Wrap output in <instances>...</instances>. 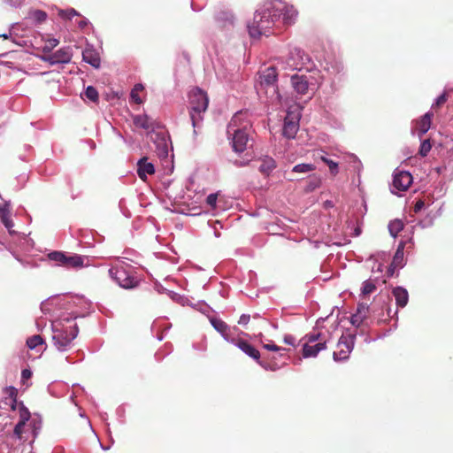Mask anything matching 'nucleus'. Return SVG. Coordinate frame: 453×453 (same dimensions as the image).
Returning <instances> with one entry per match:
<instances>
[{
	"instance_id": "f257e3e1",
	"label": "nucleus",
	"mask_w": 453,
	"mask_h": 453,
	"mask_svg": "<svg viewBox=\"0 0 453 453\" xmlns=\"http://www.w3.org/2000/svg\"><path fill=\"white\" fill-rule=\"evenodd\" d=\"M252 123L247 111L236 112L227 126V134L232 136L234 150L241 153L252 146Z\"/></svg>"
},
{
	"instance_id": "f03ea898",
	"label": "nucleus",
	"mask_w": 453,
	"mask_h": 453,
	"mask_svg": "<svg viewBox=\"0 0 453 453\" xmlns=\"http://www.w3.org/2000/svg\"><path fill=\"white\" fill-rule=\"evenodd\" d=\"M188 112L194 128L199 127L203 113L209 105L207 94L199 88H193L188 94Z\"/></svg>"
},
{
	"instance_id": "7ed1b4c3",
	"label": "nucleus",
	"mask_w": 453,
	"mask_h": 453,
	"mask_svg": "<svg viewBox=\"0 0 453 453\" xmlns=\"http://www.w3.org/2000/svg\"><path fill=\"white\" fill-rule=\"evenodd\" d=\"M273 14L271 4L263 11L256 12L253 21L248 26L250 35L253 38H258L262 35H267L269 29L277 21Z\"/></svg>"
},
{
	"instance_id": "20e7f679",
	"label": "nucleus",
	"mask_w": 453,
	"mask_h": 453,
	"mask_svg": "<svg viewBox=\"0 0 453 453\" xmlns=\"http://www.w3.org/2000/svg\"><path fill=\"white\" fill-rule=\"evenodd\" d=\"M79 332L76 324L70 326H64L60 323L53 324V336L55 346L59 349H65L77 336Z\"/></svg>"
},
{
	"instance_id": "39448f33",
	"label": "nucleus",
	"mask_w": 453,
	"mask_h": 453,
	"mask_svg": "<svg viewBox=\"0 0 453 453\" xmlns=\"http://www.w3.org/2000/svg\"><path fill=\"white\" fill-rule=\"evenodd\" d=\"M48 257L50 260L56 262L57 265L68 269L81 268L84 265V257L77 254L67 256L62 251H52L48 254Z\"/></svg>"
},
{
	"instance_id": "423d86ee",
	"label": "nucleus",
	"mask_w": 453,
	"mask_h": 453,
	"mask_svg": "<svg viewBox=\"0 0 453 453\" xmlns=\"http://www.w3.org/2000/svg\"><path fill=\"white\" fill-rule=\"evenodd\" d=\"M273 16L277 19L282 18L283 22L287 25H290L294 22L297 16V12L293 5H289L282 0H275L271 4Z\"/></svg>"
},
{
	"instance_id": "0eeeda50",
	"label": "nucleus",
	"mask_w": 453,
	"mask_h": 453,
	"mask_svg": "<svg viewBox=\"0 0 453 453\" xmlns=\"http://www.w3.org/2000/svg\"><path fill=\"white\" fill-rule=\"evenodd\" d=\"M110 276L124 288H132L136 286L137 280L123 266H113L109 269Z\"/></svg>"
},
{
	"instance_id": "6e6552de",
	"label": "nucleus",
	"mask_w": 453,
	"mask_h": 453,
	"mask_svg": "<svg viewBox=\"0 0 453 453\" xmlns=\"http://www.w3.org/2000/svg\"><path fill=\"white\" fill-rule=\"evenodd\" d=\"M300 112L297 108L295 110H288L284 119V126L282 134L288 138L292 139L296 136L299 129Z\"/></svg>"
},
{
	"instance_id": "1a4fd4ad",
	"label": "nucleus",
	"mask_w": 453,
	"mask_h": 453,
	"mask_svg": "<svg viewBox=\"0 0 453 453\" xmlns=\"http://www.w3.org/2000/svg\"><path fill=\"white\" fill-rule=\"evenodd\" d=\"M413 181L412 175L407 171L395 170L392 186L397 191H406Z\"/></svg>"
},
{
	"instance_id": "9d476101",
	"label": "nucleus",
	"mask_w": 453,
	"mask_h": 453,
	"mask_svg": "<svg viewBox=\"0 0 453 453\" xmlns=\"http://www.w3.org/2000/svg\"><path fill=\"white\" fill-rule=\"evenodd\" d=\"M353 348V341L350 336H341L338 341L337 349L338 350L334 351L333 354V357L335 361L345 360L349 357V353L351 352Z\"/></svg>"
},
{
	"instance_id": "9b49d317",
	"label": "nucleus",
	"mask_w": 453,
	"mask_h": 453,
	"mask_svg": "<svg viewBox=\"0 0 453 453\" xmlns=\"http://www.w3.org/2000/svg\"><path fill=\"white\" fill-rule=\"evenodd\" d=\"M72 51L70 48H61L55 53L42 57V59L49 62L50 65L66 64L72 59Z\"/></svg>"
},
{
	"instance_id": "f8f14e48",
	"label": "nucleus",
	"mask_w": 453,
	"mask_h": 453,
	"mask_svg": "<svg viewBox=\"0 0 453 453\" xmlns=\"http://www.w3.org/2000/svg\"><path fill=\"white\" fill-rule=\"evenodd\" d=\"M150 140L156 144V151L158 157H165L168 155L167 138L165 132H153Z\"/></svg>"
},
{
	"instance_id": "ddd939ff",
	"label": "nucleus",
	"mask_w": 453,
	"mask_h": 453,
	"mask_svg": "<svg viewBox=\"0 0 453 453\" xmlns=\"http://www.w3.org/2000/svg\"><path fill=\"white\" fill-rule=\"evenodd\" d=\"M231 342L237 346L242 351H243L246 355L250 357L256 361H258L260 358V352L251 344H250L247 341L243 339H232Z\"/></svg>"
},
{
	"instance_id": "4468645a",
	"label": "nucleus",
	"mask_w": 453,
	"mask_h": 453,
	"mask_svg": "<svg viewBox=\"0 0 453 453\" xmlns=\"http://www.w3.org/2000/svg\"><path fill=\"white\" fill-rule=\"evenodd\" d=\"M155 173V166L152 163L148 162L147 157H142L137 162V174L139 178L146 181L148 175H152Z\"/></svg>"
},
{
	"instance_id": "2eb2a0df",
	"label": "nucleus",
	"mask_w": 453,
	"mask_h": 453,
	"mask_svg": "<svg viewBox=\"0 0 453 453\" xmlns=\"http://www.w3.org/2000/svg\"><path fill=\"white\" fill-rule=\"evenodd\" d=\"M277 71L275 67H267L259 73V82L261 87L274 86L277 81Z\"/></svg>"
},
{
	"instance_id": "dca6fc26",
	"label": "nucleus",
	"mask_w": 453,
	"mask_h": 453,
	"mask_svg": "<svg viewBox=\"0 0 453 453\" xmlns=\"http://www.w3.org/2000/svg\"><path fill=\"white\" fill-rule=\"evenodd\" d=\"M370 309L366 303H359L355 314L352 315L350 322L353 326H359L369 316Z\"/></svg>"
},
{
	"instance_id": "f3484780",
	"label": "nucleus",
	"mask_w": 453,
	"mask_h": 453,
	"mask_svg": "<svg viewBox=\"0 0 453 453\" xmlns=\"http://www.w3.org/2000/svg\"><path fill=\"white\" fill-rule=\"evenodd\" d=\"M326 348V341H320L317 343H305L303 348V356L304 357H314L319 351Z\"/></svg>"
},
{
	"instance_id": "a211bd4d",
	"label": "nucleus",
	"mask_w": 453,
	"mask_h": 453,
	"mask_svg": "<svg viewBox=\"0 0 453 453\" xmlns=\"http://www.w3.org/2000/svg\"><path fill=\"white\" fill-rule=\"evenodd\" d=\"M433 117L434 113L428 111L417 121L416 128L420 138L429 130Z\"/></svg>"
},
{
	"instance_id": "6ab92c4d",
	"label": "nucleus",
	"mask_w": 453,
	"mask_h": 453,
	"mask_svg": "<svg viewBox=\"0 0 453 453\" xmlns=\"http://www.w3.org/2000/svg\"><path fill=\"white\" fill-rule=\"evenodd\" d=\"M292 86L296 91V93L300 95H305L308 92V81L307 78L303 75H293L291 77Z\"/></svg>"
},
{
	"instance_id": "aec40b11",
	"label": "nucleus",
	"mask_w": 453,
	"mask_h": 453,
	"mask_svg": "<svg viewBox=\"0 0 453 453\" xmlns=\"http://www.w3.org/2000/svg\"><path fill=\"white\" fill-rule=\"evenodd\" d=\"M82 59L95 68L100 66L101 59L98 52L92 48H86L82 51Z\"/></svg>"
},
{
	"instance_id": "412c9836",
	"label": "nucleus",
	"mask_w": 453,
	"mask_h": 453,
	"mask_svg": "<svg viewBox=\"0 0 453 453\" xmlns=\"http://www.w3.org/2000/svg\"><path fill=\"white\" fill-rule=\"evenodd\" d=\"M392 294L395 299L396 305L403 308L409 302L408 291L403 287H395L392 290Z\"/></svg>"
},
{
	"instance_id": "4be33fe9",
	"label": "nucleus",
	"mask_w": 453,
	"mask_h": 453,
	"mask_svg": "<svg viewBox=\"0 0 453 453\" xmlns=\"http://www.w3.org/2000/svg\"><path fill=\"white\" fill-rule=\"evenodd\" d=\"M276 167V163L273 158L270 157H265L260 161V165L258 166V170L265 175H269L273 170Z\"/></svg>"
},
{
	"instance_id": "5701e85b",
	"label": "nucleus",
	"mask_w": 453,
	"mask_h": 453,
	"mask_svg": "<svg viewBox=\"0 0 453 453\" xmlns=\"http://www.w3.org/2000/svg\"><path fill=\"white\" fill-rule=\"evenodd\" d=\"M134 124L135 125V127L145 129V130L153 128V125H154L151 119L146 114L134 116Z\"/></svg>"
},
{
	"instance_id": "b1692460",
	"label": "nucleus",
	"mask_w": 453,
	"mask_h": 453,
	"mask_svg": "<svg viewBox=\"0 0 453 453\" xmlns=\"http://www.w3.org/2000/svg\"><path fill=\"white\" fill-rule=\"evenodd\" d=\"M405 242H401L397 247V250L393 257V261L391 263V267L397 268L403 266V250H404Z\"/></svg>"
},
{
	"instance_id": "393cba45",
	"label": "nucleus",
	"mask_w": 453,
	"mask_h": 453,
	"mask_svg": "<svg viewBox=\"0 0 453 453\" xmlns=\"http://www.w3.org/2000/svg\"><path fill=\"white\" fill-rule=\"evenodd\" d=\"M27 19L36 24H41L46 20L47 13L42 10L30 11Z\"/></svg>"
},
{
	"instance_id": "a878e982",
	"label": "nucleus",
	"mask_w": 453,
	"mask_h": 453,
	"mask_svg": "<svg viewBox=\"0 0 453 453\" xmlns=\"http://www.w3.org/2000/svg\"><path fill=\"white\" fill-rule=\"evenodd\" d=\"M404 224L401 219H394L388 224V231L390 234L395 238L397 234L403 229Z\"/></svg>"
},
{
	"instance_id": "bb28decb",
	"label": "nucleus",
	"mask_w": 453,
	"mask_h": 453,
	"mask_svg": "<svg viewBox=\"0 0 453 453\" xmlns=\"http://www.w3.org/2000/svg\"><path fill=\"white\" fill-rule=\"evenodd\" d=\"M0 219L4 226L12 233V228L14 224L11 219L10 213L7 210L0 209Z\"/></svg>"
},
{
	"instance_id": "cd10ccee",
	"label": "nucleus",
	"mask_w": 453,
	"mask_h": 453,
	"mask_svg": "<svg viewBox=\"0 0 453 453\" xmlns=\"http://www.w3.org/2000/svg\"><path fill=\"white\" fill-rule=\"evenodd\" d=\"M29 413L27 411L25 414H21L20 421L14 427V434L19 439H21L23 433V427L25 426L26 421L28 420Z\"/></svg>"
},
{
	"instance_id": "c85d7f7f",
	"label": "nucleus",
	"mask_w": 453,
	"mask_h": 453,
	"mask_svg": "<svg viewBox=\"0 0 453 453\" xmlns=\"http://www.w3.org/2000/svg\"><path fill=\"white\" fill-rule=\"evenodd\" d=\"M44 344V341L42 337L39 334L33 335L27 340V345L29 349H35L39 346H42Z\"/></svg>"
},
{
	"instance_id": "c756f323",
	"label": "nucleus",
	"mask_w": 453,
	"mask_h": 453,
	"mask_svg": "<svg viewBox=\"0 0 453 453\" xmlns=\"http://www.w3.org/2000/svg\"><path fill=\"white\" fill-rule=\"evenodd\" d=\"M143 88H144L142 84H136L131 90L130 97L137 104H141L142 103V100L140 97L139 93L142 92Z\"/></svg>"
},
{
	"instance_id": "7c9ffc66",
	"label": "nucleus",
	"mask_w": 453,
	"mask_h": 453,
	"mask_svg": "<svg viewBox=\"0 0 453 453\" xmlns=\"http://www.w3.org/2000/svg\"><path fill=\"white\" fill-rule=\"evenodd\" d=\"M315 170L312 164H299L293 167L292 172L297 173H307Z\"/></svg>"
},
{
	"instance_id": "2f4dec72",
	"label": "nucleus",
	"mask_w": 453,
	"mask_h": 453,
	"mask_svg": "<svg viewBox=\"0 0 453 453\" xmlns=\"http://www.w3.org/2000/svg\"><path fill=\"white\" fill-rule=\"evenodd\" d=\"M320 159L328 166L332 175L335 176L339 173L338 163L327 158L325 156H322Z\"/></svg>"
},
{
	"instance_id": "473e14b6",
	"label": "nucleus",
	"mask_w": 453,
	"mask_h": 453,
	"mask_svg": "<svg viewBox=\"0 0 453 453\" xmlns=\"http://www.w3.org/2000/svg\"><path fill=\"white\" fill-rule=\"evenodd\" d=\"M59 41L55 38H50L44 42L43 46H42V50L45 53H50L55 47L58 46Z\"/></svg>"
},
{
	"instance_id": "72a5a7b5",
	"label": "nucleus",
	"mask_w": 453,
	"mask_h": 453,
	"mask_svg": "<svg viewBox=\"0 0 453 453\" xmlns=\"http://www.w3.org/2000/svg\"><path fill=\"white\" fill-rule=\"evenodd\" d=\"M375 290H376V285L372 280H367L364 281L362 291H361L363 296L370 295L372 292H374Z\"/></svg>"
},
{
	"instance_id": "f704fd0d",
	"label": "nucleus",
	"mask_w": 453,
	"mask_h": 453,
	"mask_svg": "<svg viewBox=\"0 0 453 453\" xmlns=\"http://www.w3.org/2000/svg\"><path fill=\"white\" fill-rule=\"evenodd\" d=\"M211 322L213 327L222 334H225L226 330L228 329L227 325L220 319H213L211 320Z\"/></svg>"
},
{
	"instance_id": "c9c22d12",
	"label": "nucleus",
	"mask_w": 453,
	"mask_h": 453,
	"mask_svg": "<svg viewBox=\"0 0 453 453\" xmlns=\"http://www.w3.org/2000/svg\"><path fill=\"white\" fill-rule=\"evenodd\" d=\"M58 16L63 19H72L74 16H80V14L73 8H70L67 10H59Z\"/></svg>"
},
{
	"instance_id": "e433bc0d",
	"label": "nucleus",
	"mask_w": 453,
	"mask_h": 453,
	"mask_svg": "<svg viewBox=\"0 0 453 453\" xmlns=\"http://www.w3.org/2000/svg\"><path fill=\"white\" fill-rule=\"evenodd\" d=\"M85 96L88 99H89L90 101L96 103L98 101L99 99V96H98V92L97 90L92 87V86H88L86 90H85Z\"/></svg>"
},
{
	"instance_id": "4c0bfd02",
	"label": "nucleus",
	"mask_w": 453,
	"mask_h": 453,
	"mask_svg": "<svg viewBox=\"0 0 453 453\" xmlns=\"http://www.w3.org/2000/svg\"><path fill=\"white\" fill-rule=\"evenodd\" d=\"M321 184V180L317 176H311L308 181V185L306 187L307 191H313L317 188H319Z\"/></svg>"
},
{
	"instance_id": "58836bf2",
	"label": "nucleus",
	"mask_w": 453,
	"mask_h": 453,
	"mask_svg": "<svg viewBox=\"0 0 453 453\" xmlns=\"http://www.w3.org/2000/svg\"><path fill=\"white\" fill-rule=\"evenodd\" d=\"M432 145L429 140H425L421 142L418 153L422 157H426L431 150Z\"/></svg>"
},
{
	"instance_id": "ea45409f",
	"label": "nucleus",
	"mask_w": 453,
	"mask_h": 453,
	"mask_svg": "<svg viewBox=\"0 0 453 453\" xmlns=\"http://www.w3.org/2000/svg\"><path fill=\"white\" fill-rule=\"evenodd\" d=\"M6 393L8 394V395L10 397L12 409L15 410V403L17 402L16 398H17V395H18L17 389L13 387H10V388H6Z\"/></svg>"
},
{
	"instance_id": "a19ab883",
	"label": "nucleus",
	"mask_w": 453,
	"mask_h": 453,
	"mask_svg": "<svg viewBox=\"0 0 453 453\" xmlns=\"http://www.w3.org/2000/svg\"><path fill=\"white\" fill-rule=\"evenodd\" d=\"M306 338H307V342L306 343H309L310 345L311 344H313V343H317L320 341H326V339H324L322 337V334H319V333H313V334H309L306 335Z\"/></svg>"
},
{
	"instance_id": "79ce46f5",
	"label": "nucleus",
	"mask_w": 453,
	"mask_h": 453,
	"mask_svg": "<svg viewBox=\"0 0 453 453\" xmlns=\"http://www.w3.org/2000/svg\"><path fill=\"white\" fill-rule=\"evenodd\" d=\"M448 100V94L447 92L442 93L438 98L436 99L435 103L433 104V108H440Z\"/></svg>"
},
{
	"instance_id": "37998d69",
	"label": "nucleus",
	"mask_w": 453,
	"mask_h": 453,
	"mask_svg": "<svg viewBox=\"0 0 453 453\" xmlns=\"http://www.w3.org/2000/svg\"><path fill=\"white\" fill-rule=\"evenodd\" d=\"M257 362L265 370H270V371L274 372L279 368L275 363L273 364V363L266 362L264 360L263 361L258 360Z\"/></svg>"
},
{
	"instance_id": "c03bdc74",
	"label": "nucleus",
	"mask_w": 453,
	"mask_h": 453,
	"mask_svg": "<svg viewBox=\"0 0 453 453\" xmlns=\"http://www.w3.org/2000/svg\"><path fill=\"white\" fill-rule=\"evenodd\" d=\"M217 199H218V194H210L206 198V203L211 208H215L216 203H217Z\"/></svg>"
},
{
	"instance_id": "a18cd8bd",
	"label": "nucleus",
	"mask_w": 453,
	"mask_h": 453,
	"mask_svg": "<svg viewBox=\"0 0 453 453\" xmlns=\"http://www.w3.org/2000/svg\"><path fill=\"white\" fill-rule=\"evenodd\" d=\"M250 319V315L242 314L238 320V324L242 325V326H246L249 323Z\"/></svg>"
},
{
	"instance_id": "49530a36",
	"label": "nucleus",
	"mask_w": 453,
	"mask_h": 453,
	"mask_svg": "<svg viewBox=\"0 0 453 453\" xmlns=\"http://www.w3.org/2000/svg\"><path fill=\"white\" fill-rule=\"evenodd\" d=\"M31 376H32V372H31L29 369H24V370H22V372H21V380H22L23 381H25V380H28V379H30V378H31Z\"/></svg>"
},
{
	"instance_id": "de8ad7c7",
	"label": "nucleus",
	"mask_w": 453,
	"mask_h": 453,
	"mask_svg": "<svg viewBox=\"0 0 453 453\" xmlns=\"http://www.w3.org/2000/svg\"><path fill=\"white\" fill-rule=\"evenodd\" d=\"M264 348L268 349V350H272V351H278V350H280L281 348L273 344V343H267V344H265L264 345Z\"/></svg>"
},
{
	"instance_id": "09e8293b",
	"label": "nucleus",
	"mask_w": 453,
	"mask_h": 453,
	"mask_svg": "<svg viewBox=\"0 0 453 453\" xmlns=\"http://www.w3.org/2000/svg\"><path fill=\"white\" fill-rule=\"evenodd\" d=\"M425 206V203L422 200H418L414 205V211H419Z\"/></svg>"
},
{
	"instance_id": "8fccbe9b",
	"label": "nucleus",
	"mask_w": 453,
	"mask_h": 453,
	"mask_svg": "<svg viewBox=\"0 0 453 453\" xmlns=\"http://www.w3.org/2000/svg\"><path fill=\"white\" fill-rule=\"evenodd\" d=\"M294 338L290 335H287L284 337V342L289 345H294Z\"/></svg>"
},
{
	"instance_id": "3c124183",
	"label": "nucleus",
	"mask_w": 453,
	"mask_h": 453,
	"mask_svg": "<svg viewBox=\"0 0 453 453\" xmlns=\"http://www.w3.org/2000/svg\"><path fill=\"white\" fill-rule=\"evenodd\" d=\"M78 26L83 29L85 27L88 26V20L86 19H82L78 22Z\"/></svg>"
},
{
	"instance_id": "603ef678",
	"label": "nucleus",
	"mask_w": 453,
	"mask_h": 453,
	"mask_svg": "<svg viewBox=\"0 0 453 453\" xmlns=\"http://www.w3.org/2000/svg\"><path fill=\"white\" fill-rule=\"evenodd\" d=\"M273 93L276 94V98L280 100V94L277 92V90L275 88H273Z\"/></svg>"
},
{
	"instance_id": "864d4df0",
	"label": "nucleus",
	"mask_w": 453,
	"mask_h": 453,
	"mask_svg": "<svg viewBox=\"0 0 453 453\" xmlns=\"http://www.w3.org/2000/svg\"><path fill=\"white\" fill-rule=\"evenodd\" d=\"M0 37H2L4 39H8L9 35L7 34H2V35H0Z\"/></svg>"
},
{
	"instance_id": "5fc2aeb1",
	"label": "nucleus",
	"mask_w": 453,
	"mask_h": 453,
	"mask_svg": "<svg viewBox=\"0 0 453 453\" xmlns=\"http://www.w3.org/2000/svg\"><path fill=\"white\" fill-rule=\"evenodd\" d=\"M21 453H32V452H31V450H28V451H24V450H22V452H21Z\"/></svg>"
},
{
	"instance_id": "6e6d98bb",
	"label": "nucleus",
	"mask_w": 453,
	"mask_h": 453,
	"mask_svg": "<svg viewBox=\"0 0 453 453\" xmlns=\"http://www.w3.org/2000/svg\"><path fill=\"white\" fill-rule=\"evenodd\" d=\"M290 60H291V59H290V58H288V65H289L290 66H292V65L290 64Z\"/></svg>"
}]
</instances>
